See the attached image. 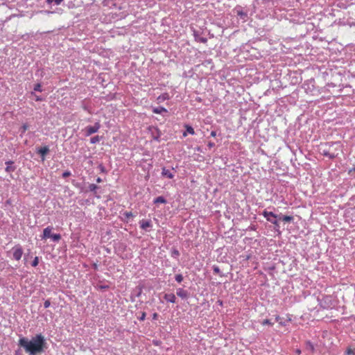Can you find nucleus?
<instances>
[{
  "instance_id": "2f4dec72",
  "label": "nucleus",
  "mask_w": 355,
  "mask_h": 355,
  "mask_svg": "<svg viewBox=\"0 0 355 355\" xmlns=\"http://www.w3.org/2000/svg\"><path fill=\"white\" fill-rule=\"evenodd\" d=\"M101 137L98 135L94 136L90 139V143L92 144L99 142Z\"/></svg>"
},
{
  "instance_id": "e2e57ef3",
  "label": "nucleus",
  "mask_w": 355,
  "mask_h": 355,
  "mask_svg": "<svg viewBox=\"0 0 355 355\" xmlns=\"http://www.w3.org/2000/svg\"><path fill=\"white\" fill-rule=\"evenodd\" d=\"M131 301H134V299L132 298V296H131Z\"/></svg>"
},
{
  "instance_id": "a18cd8bd",
  "label": "nucleus",
  "mask_w": 355,
  "mask_h": 355,
  "mask_svg": "<svg viewBox=\"0 0 355 355\" xmlns=\"http://www.w3.org/2000/svg\"><path fill=\"white\" fill-rule=\"evenodd\" d=\"M51 306V302H50V300H45L44 303V307L45 309H47L49 308V306Z\"/></svg>"
},
{
  "instance_id": "58836bf2",
  "label": "nucleus",
  "mask_w": 355,
  "mask_h": 355,
  "mask_svg": "<svg viewBox=\"0 0 355 355\" xmlns=\"http://www.w3.org/2000/svg\"><path fill=\"white\" fill-rule=\"evenodd\" d=\"M273 322H271L270 320L269 319H265L263 320L262 322H261V324L263 325H266V324H268V325H270V326H272L273 325Z\"/></svg>"
},
{
  "instance_id": "49530a36",
  "label": "nucleus",
  "mask_w": 355,
  "mask_h": 355,
  "mask_svg": "<svg viewBox=\"0 0 355 355\" xmlns=\"http://www.w3.org/2000/svg\"><path fill=\"white\" fill-rule=\"evenodd\" d=\"M327 86L329 90H330L331 88H334V87H337V85L333 83H327Z\"/></svg>"
},
{
  "instance_id": "6e6552de",
  "label": "nucleus",
  "mask_w": 355,
  "mask_h": 355,
  "mask_svg": "<svg viewBox=\"0 0 355 355\" xmlns=\"http://www.w3.org/2000/svg\"><path fill=\"white\" fill-rule=\"evenodd\" d=\"M35 152L37 154L40 155L42 161H44L46 155L50 152V149L48 146H44L43 147L37 148Z\"/></svg>"
},
{
  "instance_id": "09e8293b",
  "label": "nucleus",
  "mask_w": 355,
  "mask_h": 355,
  "mask_svg": "<svg viewBox=\"0 0 355 355\" xmlns=\"http://www.w3.org/2000/svg\"><path fill=\"white\" fill-rule=\"evenodd\" d=\"M207 146L209 148H211L215 146V144L214 142H212V141H209L208 144H207Z\"/></svg>"
},
{
  "instance_id": "13d9d810",
  "label": "nucleus",
  "mask_w": 355,
  "mask_h": 355,
  "mask_svg": "<svg viewBox=\"0 0 355 355\" xmlns=\"http://www.w3.org/2000/svg\"><path fill=\"white\" fill-rule=\"evenodd\" d=\"M250 229L252 230H256V226L255 225L250 226Z\"/></svg>"
},
{
  "instance_id": "de8ad7c7",
  "label": "nucleus",
  "mask_w": 355,
  "mask_h": 355,
  "mask_svg": "<svg viewBox=\"0 0 355 355\" xmlns=\"http://www.w3.org/2000/svg\"><path fill=\"white\" fill-rule=\"evenodd\" d=\"M98 288L101 290H105V289H108L110 288V286L108 285H100V286H98Z\"/></svg>"
},
{
  "instance_id": "6ab92c4d",
  "label": "nucleus",
  "mask_w": 355,
  "mask_h": 355,
  "mask_svg": "<svg viewBox=\"0 0 355 355\" xmlns=\"http://www.w3.org/2000/svg\"><path fill=\"white\" fill-rule=\"evenodd\" d=\"M278 219L286 223H291L293 220V216H284L282 214H278Z\"/></svg>"
},
{
  "instance_id": "9d476101",
  "label": "nucleus",
  "mask_w": 355,
  "mask_h": 355,
  "mask_svg": "<svg viewBox=\"0 0 355 355\" xmlns=\"http://www.w3.org/2000/svg\"><path fill=\"white\" fill-rule=\"evenodd\" d=\"M237 16L240 17V19H243V21H246V19L248 18V13L246 12H244L243 10V8L241 6H238L234 9Z\"/></svg>"
},
{
  "instance_id": "a19ab883",
  "label": "nucleus",
  "mask_w": 355,
  "mask_h": 355,
  "mask_svg": "<svg viewBox=\"0 0 355 355\" xmlns=\"http://www.w3.org/2000/svg\"><path fill=\"white\" fill-rule=\"evenodd\" d=\"M347 355H355V349L347 348L346 350Z\"/></svg>"
},
{
  "instance_id": "b1692460",
  "label": "nucleus",
  "mask_w": 355,
  "mask_h": 355,
  "mask_svg": "<svg viewBox=\"0 0 355 355\" xmlns=\"http://www.w3.org/2000/svg\"><path fill=\"white\" fill-rule=\"evenodd\" d=\"M170 96H169V94L168 93H164V94H162L161 95H159L157 100L158 101L159 103H161V102H163L166 100H168L169 99Z\"/></svg>"
},
{
  "instance_id": "c03bdc74",
  "label": "nucleus",
  "mask_w": 355,
  "mask_h": 355,
  "mask_svg": "<svg viewBox=\"0 0 355 355\" xmlns=\"http://www.w3.org/2000/svg\"><path fill=\"white\" fill-rule=\"evenodd\" d=\"M275 320L279 323L282 326H285V323L282 321V318L279 315H277L275 318Z\"/></svg>"
},
{
  "instance_id": "4c0bfd02",
  "label": "nucleus",
  "mask_w": 355,
  "mask_h": 355,
  "mask_svg": "<svg viewBox=\"0 0 355 355\" xmlns=\"http://www.w3.org/2000/svg\"><path fill=\"white\" fill-rule=\"evenodd\" d=\"M31 35L33 36V33H31V34L26 33V34L21 35L20 36V38L23 39L24 40H28Z\"/></svg>"
},
{
  "instance_id": "603ef678",
  "label": "nucleus",
  "mask_w": 355,
  "mask_h": 355,
  "mask_svg": "<svg viewBox=\"0 0 355 355\" xmlns=\"http://www.w3.org/2000/svg\"><path fill=\"white\" fill-rule=\"evenodd\" d=\"M64 0H54L55 5H60Z\"/></svg>"
},
{
  "instance_id": "393cba45",
  "label": "nucleus",
  "mask_w": 355,
  "mask_h": 355,
  "mask_svg": "<svg viewBox=\"0 0 355 355\" xmlns=\"http://www.w3.org/2000/svg\"><path fill=\"white\" fill-rule=\"evenodd\" d=\"M142 291H143V286H137L135 291H134V295L135 297H140L141 293H142Z\"/></svg>"
},
{
  "instance_id": "a211bd4d",
  "label": "nucleus",
  "mask_w": 355,
  "mask_h": 355,
  "mask_svg": "<svg viewBox=\"0 0 355 355\" xmlns=\"http://www.w3.org/2000/svg\"><path fill=\"white\" fill-rule=\"evenodd\" d=\"M164 299L171 303L176 302V297L173 293H166L164 296Z\"/></svg>"
},
{
  "instance_id": "f257e3e1",
  "label": "nucleus",
  "mask_w": 355,
  "mask_h": 355,
  "mask_svg": "<svg viewBox=\"0 0 355 355\" xmlns=\"http://www.w3.org/2000/svg\"><path fill=\"white\" fill-rule=\"evenodd\" d=\"M18 345L29 355L43 353L47 349V343L42 334H36L31 340L26 337H21L19 340Z\"/></svg>"
},
{
  "instance_id": "473e14b6",
  "label": "nucleus",
  "mask_w": 355,
  "mask_h": 355,
  "mask_svg": "<svg viewBox=\"0 0 355 355\" xmlns=\"http://www.w3.org/2000/svg\"><path fill=\"white\" fill-rule=\"evenodd\" d=\"M123 216H124L125 217V218H126V219H125V220H124L123 221H124V222H126V223H128V219L129 218H130V217H133V216H133V214H132V213L131 211H125V212H124V213H123Z\"/></svg>"
},
{
  "instance_id": "864d4df0",
  "label": "nucleus",
  "mask_w": 355,
  "mask_h": 355,
  "mask_svg": "<svg viewBox=\"0 0 355 355\" xmlns=\"http://www.w3.org/2000/svg\"><path fill=\"white\" fill-rule=\"evenodd\" d=\"M211 137H215L216 136V131L212 130L210 134Z\"/></svg>"
},
{
  "instance_id": "c9c22d12",
  "label": "nucleus",
  "mask_w": 355,
  "mask_h": 355,
  "mask_svg": "<svg viewBox=\"0 0 355 355\" xmlns=\"http://www.w3.org/2000/svg\"><path fill=\"white\" fill-rule=\"evenodd\" d=\"M29 128V125L28 123H24L21 128H20V131L21 133H24Z\"/></svg>"
},
{
  "instance_id": "052dcab7",
  "label": "nucleus",
  "mask_w": 355,
  "mask_h": 355,
  "mask_svg": "<svg viewBox=\"0 0 355 355\" xmlns=\"http://www.w3.org/2000/svg\"><path fill=\"white\" fill-rule=\"evenodd\" d=\"M196 150H197V151H200V152H201V151H202L201 148H200V146H198V147H197V148H196Z\"/></svg>"
},
{
  "instance_id": "7ed1b4c3",
  "label": "nucleus",
  "mask_w": 355,
  "mask_h": 355,
  "mask_svg": "<svg viewBox=\"0 0 355 355\" xmlns=\"http://www.w3.org/2000/svg\"><path fill=\"white\" fill-rule=\"evenodd\" d=\"M338 87H339L336 93L338 96H350L354 94L352 87L349 85H342V87L339 85Z\"/></svg>"
},
{
  "instance_id": "ddd939ff",
  "label": "nucleus",
  "mask_w": 355,
  "mask_h": 355,
  "mask_svg": "<svg viewBox=\"0 0 355 355\" xmlns=\"http://www.w3.org/2000/svg\"><path fill=\"white\" fill-rule=\"evenodd\" d=\"M15 162L12 160L6 162L7 166L5 168L6 172L11 173L16 170V166L14 165Z\"/></svg>"
},
{
  "instance_id": "bf43d9fd",
  "label": "nucleus",
  "mask_w": 355,
  "mask_h": 355,
  "mask_svg": "<svg viewBox=\"0 0 355 355\" xmlns=\"http://www.w3.org/2000/svg\"><path fill=\"white\" fill-rule=\"evenodd\" d=\"M295 352H296L297 354L300 355L301 354V350L300 349H297Z\"/></svg>"
},
{
  "instance_id": "20e7f679",
  "label": "nucleus",
  "mask_w": 355,
  "mask_h": 355,
  "mask_svg": "<svg viewBox=\"0 0 355 355\" xmlns=\"http://www.w3.org/2000/svg\"><path fill=\"white\" fill-rule=\"evenodd\" d=\"M320 305L323 309H326L332 308L334 306L332 297L331 295L323 296L320 301Z\"/></svg>"
},
{
  "instance_id": "1a4fd4ad",
  "label": "nucleus",
  "mask_w": 355,
  "mask_h": 355,
  "mask_svg": "<svg viewBox=\"0 0 355 355\" xmlns=\"http://www.w3.org/2000/svg\"><path fill=\"white\" fill-rule=\"evenodd\" d=\"M101 128V124L99 122H96L94 125H88L85 128L86 136H89L94 133H96Z\"/></svg>"
},
{
  "instance_id": "c756f323",
  "label": "nucleus",
  "mask_w": 355,
  "mask_h": 355,
  "mask_svg": "<svg viewBox=\"0 0 355 355\" xmlns=\"http://www.w3.org/2000/svg\"><path fill=\"white\" fill-rule=\"evenodd\" d=\"M50 239L55 242H58L61 239V235L60 234H51Z\"/></svg>"
},
{
  "instance_id": "3c124183",
  "label": "nucleus",
  "mask_w": 355,
  "mask_h": 355,
  "mask_svg": "<svg viewBox=\"0 0 355 355\" xmlns=\"http://www.w3.org/2000/svg\"><path fill=\"white\" fill-rule=\"evenodd\" d=\"M158 317H159V315L157 313H154L152 315L153 320H157L158 318Z\"/></svg>"
},
{
  "instance_id": "412c9836",
  "label": "nucleus",
  "mask_w": 355,
  "mask_h": 355,
  "mask_svg": "<svg viewBox=\"0 0 355 355\" xmlns=\"http://www.w3.org/2000/svg\"><path fill=\"white\" fill-rule=\"evenodd\" d=\"M305 347H306V349L309 351L311 353L313 354L315 352L314 345L310 340L306 341Z\"/></svg>"
},
{
  "instance_id": "7c9ffc66",
  "label": "nucleus",
  "mask_w": 355,
  "mask_h": 355,
  "mask_svg": "<svg viewBox=\"0 0 355 355\" xmlns=\"http://www.w3.org/2000/svg\"><path fill=\"white\" fill-rule=\"evenodd\" d=\"M31 95L35 96L36 101H43L44 100V98L42 97L41 96L36 95L35 92H31Z\"/></svg>"
},
{
  "instance_id": "680f3d73",
  "label": "nucleus",
  "mask_w": 355,
  "mask_h": 355,
  "mask_svg": "<svg viewBox=\"0 0 355 355\" xmlns=\"http://www.w3.org/2000/svg\"><path fill=\"white\" fill-rule=\"evenodd\" d=\"M218 302L219 303V304L222 305L223 304V301L222 300H218Z\"/></svg>"
},
{
  "instance_id": "39448f33",
  "label": "nucleus",
  "mask_w": 355,
  "mask_h": 355,
  "mask_svg": "<svg viewBox=\"0 0 355 355\" xmlns=\"http://www.w3.org/2000/svg\"><path fill=\"white\" fill-rule=\"evenodd\" d=\"M148 130L151 135L152 138L154 140H155L157 141H160V137L162 135V132L157 127L150 125L148 127Z\"/></svg>"
},
{
  "instance_id": "4468645a",
  "label": "nucleus",
  "mask_w": 355,
  "mask_h": 355,
  "mask_svg": "<svg viewBox=\"0 0 355 355\" xmlns=\"http://www.w3.org/2000/svg\"><path fill=\"white\" fill-rule=\"evenodd\" d=\"M52 229L53 227L51 226H48L46 228H44L43 230V234L41 236L42 239H46L51 238Z\"/></svg>"
},
{
  "instance_id": "bb28decb",
  "label": "nucleus",
  "mask_w": 355,
  "mask_h": 355,
  "mask_svg": "<svg viewBox=\"0 0 355 355\" xmlns=\"http://www.w3.org/2000/svg\"><path fill=\"white\" fill-rule=\"evenodd\" d=\"M171 257L175 258V259H178L179 256H180V252L179 250L176 248H173L171 249Z\"/></svg>"
},
{
  "instance_id": "f8f14e48",
  "label": "nucleus",
  "mask_w": 355,
  "mask_h": 355,
  "mask_svg": "<svg viewBox=\"0 0 355 355\" xmlns=\"http://www.w3.org/2000/svg\"><path fill=\"white\" fill-rule=\"evenodd\" d=\"M176 294L178 297L182 299H187L189 297V293L187 291L184 290L182 288H179L177 289Z\"/></svg>"
},
{
  "instance_id": "9b49d317",
  "label": "nucleus",
  "mask_w": 355,
  "mask_h": 355,
  "mask_svg": "<svg viewBox=\"0 0 355 355\" xmlns=\"http://www.w3.org/2000/svg\"><path fill=\"white\" fill-rule=\"evenodd\" d=\"M262 215L266 218V219L268 221L269 219H277L278 214L273 213L272 211H268L267 210H264L262 212Z\"/></svg>"
},
{
  "instance_id": "2eb2a0df",
  "label": "nucleus",
  "mask_w": 355,
  "mask_h": 355,
  "mask_svg": "<svg viewBox=\"0 0 355 355\" xmlns=\"http://www.w3.org/2000/svg\"><path fill=\"white\" fill-rule=\"evenodd\" d=\"M139 224H140V227L142 229V230H144L146 231H147L148 228V227H151L153 226L152 225V222L150 220H141L140 222H139Z\"/></svg>"
},
{
  "instance_id": "5701e85b",
  "label": "nucleus",
  "mask_w": 355,
  "mask_h": 355,
  "mask_svg": "<svg viewBox=\"0 0 355 355\" xmlns=\"http://www.w3.org/2000/svg\"><path fill=\"white\" fill-rule=\"evenodd\" d=\"M154 204H166L167 203V200L164 196H158L157 198H155L153 200Z\"/></svg>"
},
{
  "instance_id": "dca6fc26",
  "label": "nucleus",
  "mask_w": 355,
  "mask_h": 355,
  "mask_svg": "<svg viewBox=\"0 0 355 355\" xmlns=\"http://www.w3.org/2000/svg\"><path fill=\"white\" fill-rule=\"evenodd\" d=\"M184 126V128L186 129V131L184 132L183 134H182V136L184 137H187V134H190V135H195V130H194L193 128L191 125H190L189 124H185Z\"/></svg>"
},
{
  "instance_id": "ea45409f",
  "label": "nucleus",
  "mask_w": 355,
  "mask_h": 355,
  "mask_svg": "<svg viewBox=\"0 0 355 355\" xmlns=\"http://www.w3.org/2000/svg\"><path fill=\"white\" fill-rule=\"evenodd\" d=\"M38 263H39V258H38V257H35L31 263V266L33 267H36L38 265Z\"/></svg>"
},
{
  "instance_id": "cd10ccee",
  "label": "nucleus",
  "mask_w": 355,
  "mask_h": 355,
  "mask_svg": "<svg viewBox=\"0 0 355 355\" xmlns=\"http://www.w3.org/2000/svg\"><path fill=\"white\" fill-rule=\"evenodd\" d=\"M311 87L313 88L314 87V85L312 84V82H310V83H304L303 85V87L304 88V89L306 90V92L308 93L309 91L311 92L312 91V88L311 87Z\"/></svg>"
},
{
  "instance_id": "f704fd0d",
  "label": "nucleus",
  "mask_w": 355,
  "mask_h": 355,
  "mask_svg": "<svg viewBox=\"0 0 355 355\" xmlns=\"http://www.w3.org/2000/svg\"><path fill=\"white\" fill-rule=\"evenodd\" d=\"M98 168L100 170L101 173H107V171L106 170L105 167L103 166V164H99L98 166Z\"/></svg>"
},
{
  "instance_id": "e433bc0d",
  "label": "nucleus",
  "mask_w": 355,
  "mask_h": 355,
  "mask_svg": "<svg viewBox=\"0 0 355 355\" xmlns=\"http://www.w3.org/2000/svg\"><path fill=\"white\" fill-rule=\"evenodd\" d=\"M175 279L178 283H181L183 281V276L182 274H178L175 276Z\"/></svg>"
},
{
  "instance_id": "37998d69",
  "label": "nucleus",
  "mask_w": 355,
  "mask_h": 355,
  "mask_svg": "<svg viewBox=\"0 0 355 355\" xmlns=\"http://www.w3.org/2000/svg\"><path fill=\"white\" fill-rule=\"evenodd\" d=\"M71 175V173L69 171H65L64 172L62 173V177L63 178H66L69 177Z\"/></svg>"
},
{
  "instance_id": "72a5a7b5",
  "label": "nucleus",
  "mask_w": 355,
  "mask_h": 355,
  "mask_svg": "<svg viewBox=\"0 0 355 355\" xmlns=\"http://www.w3.org/2000/svg\"><path fill=\"white\" fill-rule=\"evenodd\" d=\"M42 84L41 83H37L34 85V87H33V89L35 92H42Z\"/></svg>"
},
{
  "instance_id": "f03ea898",
  "label": "nucleus",
  "mask_w": 355,
  "mask_h": 355,
  "mask_svg": "<svg viewBox=\"0 0 355 355\" xmlns=\"http://www.w3.org/2000/svg\"><path fill=\"white\" fill-rule=\"evenodd\" d=\"M341 144L340 141L326 142L320 145V153L330 159H334L338 155V151L341 150Z\"/></svg>"
},
{
  "instance_id": "a878e982",
  "label": "nucleus",
  "mask_w": 355,
  "mask_h": 355,
  "mask_svg": "<svg viewBox=\"0 0 355 355\" xmlns=\"http://www.w3.org/2000/svg\"><path fill=\"white\" fill-rule=\"evenodd\" d=\"M99 189V187L95 184H90L88 186V191L93 192L94 195L96 194V190Z\"/></svg>"
},
{
  "instance_id": "5fc2aeb1",
  "label": "nucleus",
  "mask_w": 355,
  "mask_h": 355,
  "mask_svg": "<svg viewBox=\"0 0 355 355\" xmlns=\"http://www.w3.org/2000/svg\"><path fill=\"white\" fill-rule=\"evenodd\" d=\"M15 355H22L21 351L20 349L16 350Z\"/></svg>"
},
{
  "instance_id": "4d7b16f0",
  "label": "nucleus",
  "mask_w": 355,
  "mask_h": 355,
  "mask_svg": "<svg viewBox=\"0 0 355 355\" xmlns=\"http://www.w3.org/2000/svg\"><path fill=\"white\" fill-rule=\"evenodd\" d=\"M46 2L48 4H51V3H52L53 2H54V0H46Z\"/></svg>"
},
{
  "instance_id": "c85d7f7f",
  "label": "nucleus",
  "mask_w": 355,
  "mask_h": 355,
  "mask_svg": "<svg viewBox=\"0 0 355 355\" xmlns=\"http://www.w3.org/2000/svg\"><path fill=\"white\" fill-rule=\"evenodd\" d=\"M212 269H213V271H214V272L215 274H218V275H219L220 277H223V276H224V275L221 272V271H220V268H219V267H218V266H216V265H214V266H212Z\"/></svg>"
},
{
  "instance_id": "6e6d98bb",
  "label": "nucleus",
  "mask_w": 355,
  "mask_h": 355,
  "mask_svg": "<svg viewBox=\"0 0 355 355\" xmlns=\"http://www.w3.org/2000/svg\"><path fill=\"white\" fill-rule=\"evenodd\" d=\"M96 180L97 183H101L103 181L102 179L101 178H99V177L97 178Z\"/></svg>"
},
{
  "instance_id": "423d86ee",
  "label": "nucleus",
  "mask_w": 355,
  "mask_h": 355,
  "mask_svg": "<svg viewBox=\"0 0 355 355\" xmlns=\"http://www.w3.org/2000/svg\"><path fill=\"white\" fill-rule=\"evenodd\" d=\"M12 250L13 251V259L16 261L21 259L23 254V248L20 244L15 245Z\"/></svg>"
},
{
  "instance_id": "aec40b11",
  "label": "nucleus",
  "mask_w": 355,
  "mask_h": 355,
  "mask_svg": "<svg viewBox=\"0 0 355 355\" xmlns=\"http://www.w3.org/2000/svg\"><path fill=\"white\" fill-rule=\"evenodd\" d=\"M153 112L155 114H163V113H168V110L162 106H159L157 107H154L153 109Z\"/></svg>"
},
{
  "instance_id": "4be33fe9",
  "label": "nucleus",
  "mask_w": 355,
  "mask_h": 355,
  "mask_svg": "<svg viewBox=\"0 0 355 355\" xmlns=\"http://www.w3.org/2000/svg\"><path fill=\"white\" fill-rule=\"evenodd\" d=\"M268 222L275 225V230L279 232L280 226H279V220L278 218L277 219H269L268 218Z\"/></svg>"
},
{
  "instance_id": "8fccbe9b",
  "label": "nucleus",
  "mask_w": 355,
  "mask_h": 355,
  "mask_svg": "<svg viewBox=\"0 0 355 355\" xmlns=\"http://www.w3.org/2000/svg\"><path fill=\"white\" fill-rule=\"evenodd\" d=\"M92 268L94 270H98V264L96 263H94L92 264Z\"/></svg>"
},
{
  "instance_id": "79ce46f5",
  "label": "nucleus",
  "mask_w": 355,
  "mask_h": 355,
  "mask_svg": "<svg viewBox=\"0 0 355 355\" xmlns=\"http://www.w3.org/2000/svg\"><path fill=\"white\" fill-rule=\"evenodd\" d=\"M146 313L144 311L141 312V315L138 317V320L140 321H144L146 319Z\"/></svg>"
},
{
  "instance_id": "f3484780",
  "label": "nucleus",
  "mask_w": 355,
  "mask_h": 355,
  "mask_svg": "<svg viewBox=\"0 0 355 355\" xmlns=\"http://www.w3.org/2000/svg\"><path fill=\"white\" fill-rule=\"evenodd\" d=\"M162 175L168 179H173L175 176L174 174L172 173L168 169H166V167H162Z\"/></svg>"
},
{
  "instance_id": "0eeeda50",
  "label": "nucleus",
  "mask_w": 355,
  "mask_h": 355,
  "mask_svg": "<svg viewBox=\"0 0 355 355\" xmlns=\"http://www.w3.org/2000/svg\"><path fill=\"white\" fill-rule=\"evenodd\" d=\"M193 35L195 38V40L201 43H207V39L205 37H202L201 35L203 34V31L202 30H196L192 28Z\"/></svg>"
}]
</instances>
